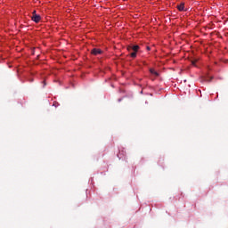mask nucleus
I'll use <instances>...</instances> for the list:
<instances>
[{"mask_svg": "<svg viewBox=\"0 0 228 228\" xmlns=\"http://www.w3.org/2000/svg\"><path fill=\"white\" fill-rule=\"evenodd\" d=\"M31 19H32L33 22H36V24H38V22H40V20H42V17H40V15L37 14V11H33Z\"/></svg>", "mask_w": 228, "mask_h": 228, "instance_id": "2", "label": "nucleus"}, {"mask_svg": "<svg viewBox=\"0 0 228 228\" xmlns=\"http://www.w3.org/2000/svg\"><path fill=\"white\" fill-rule=\"evenodd\" d=\"M177 9L179 10V12H184V3H181L180 4H178Z\"/></svg>", "mask_w": 228, "mask_h": 228, "instance_id": "4", "label": "nucleus"}, {"mask_svg": "<svg viewBox=\"0 0 228 228\" xmlns=\"http://www.w3.org/2000/svg\"><path fill=\"white\" fill-rule=\"evenodd\" d=\"M127 51L131 53V51H134L133 53H130V58H136L138 51H140V46L138 45H133V46H128Z\"/></svg>", "mask_w": 228, "mask_h": 228, "instance_id": "1", "label": "nucleus"}, {"mask_svg": "<svg viewBox=\"0 0 228 228\" xmlns=\"http://www.w3.org/2000/svg\"><path fill=\"white\" fill-rule=\"evenodd\" d=\"M150 72L151 74H152L153 76H159V74L158 73V71H155L154 69H150Z\"/></svg>", "mask_w": 228, "mask_h": 228, "instance_id": "5", "label": "nucleus"}, {"mask_svg": "<svg viewBox=\"0 0 228 228\" xmlns=\"http://www.w3.org/2000/svg\"><path fill=\"white\" fill-rule=\"evenodd\" d=\"M91 54H94V56H99V54H102V50H101L99 48H94L91 51Z\"/></svg>", "mask_w": 228, "mask_h": 228, "instance_id": "3", "label": "nucleus"}]
</instances>
